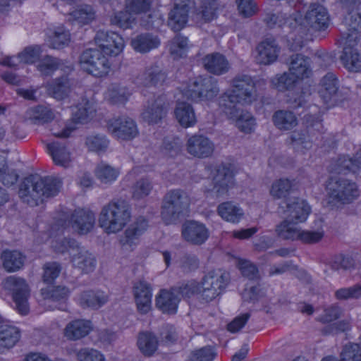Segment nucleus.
Returning <instances> with one entry per match:
<instances>
[{"instance_id": "obj_22", "label": "nucleus", "mask_w": 361, "mask_h": 361, "mask_svg": "<svg viewBox=\"0 0 361 361\" xmlns=\"http://www.w3.org/2000/svg\"><path fill=\"white\" fill-rule=\"evenodd\" d=\"M70 250V260L73 267L84 273L94 271L96 267V259L86 248L79 244L78 246L73 247Z\"/></svg>"}, {"instance_id": "obj_53", "label": "nucleus", "mask_w": 361, "mask_h": 361, "mask_svg": "<svg viewBox=\"0 0 361 361\" xmlns=\"http://www.w3.org/2000/svg\"><path fill=\"white\" fill-rule=\"evenodd\" d=\"M108 94L111 103L120 104L125 103L128 99L130 92L126 87L114 84L109 88Z\"/></svg>"}, {"instance_id": "obj_36", "label": "nucleus", "mask_w": 361, "mask_h": 361, "mask_svg": "<svg viewBox=\"0 0 361 361\" xmlns=\"http://www.w3.org/2000/svg\"><path fill=\"white\" fill-rule=\"evenodd\" d=\"M107 300V295L101 290H86L82 292L78 298V301L82 307L94 309L100 307Z\"/></svg>"}, {"instance_id": "obj_14", "label": "nucleus", "mask_w": 361, "mask_h": 361, "mask_svg": "<svg viewBox=\"0 0 361 361\" xmlns=\"http://www.w3.org/2000/svg\"><path fill=\"white\" fill-rule=\"evenodd\" d=\"M279 207V212L294 223L305 221L311 212V207L304 200L293 198Z\"/></svg>"}, {"instance_id": "obj_29", "label": "nucleus", "mask_w": 361, "mask_h": 361, "mask_svg": "<svg viewBox=\"0 0 361 361\" xmlns=\"http://www.w3.org/2000/svg\"><path fill=\"white\" fill-rule=\"evenodd\" d=\"M166 79V75L158 66H151L136 78L138 85L145 87H158L163 85Z\"/></svg>"}, {"instance_id": "obj_31", "label": "nucleus", "mask_w": 361, "mask_h": 361, "mask_svg": "<svg viewBox=\"0 0 361 361\" xmlns=\"http://www.w3.org/2000/svg\"><path fill=\"white\" fill-rule=\"evenodd\" d=\"M288 71L298 80L308 78L311 74L310 61L308 57L300 54H295L289 59Z\"/></svg>"}, {"instance_id": "obj_55", "label": "nucleus", "mask_w": 361, "mask_h": 361, "mask_svg": "<svg viewBox=\"0 0 361 361\" xmlns=\"http://www.w3.org/2000/svg\"><path fill=\"white\" fill-rule=\"evenodd\" d=\"M94 173L98 179L114 180L118 178L120 171L118 169L114 168L107 164L101 162L96 166Z\"/></svg>"}, {"instance_id": "obj_49", "label": "nucleus", "mask_w": 361, "mask_h": 361, "mask_svg": "<svg viewBox=\"0 0 361 361\" xmlns=\"http://www.w3.org/2000/svg\"><path fill=\"white\" fill-rule=\"evenodd\" d=\"M206 169L207 172L212 173L211 178L213 180H229L235 173L234 166L231 164H221L216 167L208 166Z\"/></svg>"}, {"instance_id": "obj_9", "label": "nucleus", "mask_w": 361, "mask_h": 361, "mask_svg": "<svg viewBox=\"0 0 361 361\" xmlns=\"http://www.w3.org/2000/svg\"><path fill=\"white\" fill-rule=\"evenodd\" d=\"M226 286L225 273L221 269L209 271L200 283V296L202 300L209 302L222 293Z\"/></svg>"}, {"instance_id": "obj_34", "label": "nucleus", "mask_w": 361, "mask_h": 361, "mask_svg": "<svg viewBox=\"0 0 361 361\" xmlns=\"http://www.w3.org/2000/svg\"><path fill=\"white\" fill-rule=\"evenodd\" d=\"M48 94L57 100L67 97L71 91V83L67 76L57 78L47 85Z\"/></svg>"}, {"instance_id": "obj_4", "label": "nucleus", "mask_w": 361, "mask_h": 361, "mask_svg": "<svg viewBox=\"0 0 361 361\" xmlns=\"http://www.w3.org/2000/svg\"><path fill=\"white\" fill-rule=\"evenodd\" d=\"M219 93L218 81L212 76L198 77L191 80L183 95L193 102L212 100Z\"/></svg>"}, {"instance_id": "obj_32", "label": "nucleus", "mask_w": 361, "mask_h": 361, "mask_svg": "<svg viewBox=\"0 0 361 361\" xmlns=\"http://www.w3.org/2000/svg\"><path fill=\"white\" fill-rule=\"evenodd\" d=\"M189 6L186 4H176L169 13L168 25L174 32L180 31L188 20Z\"/></svg>"}, {"instance_id": "obj_33", "label": "nucleus", "mask_w": 361, "mask_h": 361, "mask_svg": "<svg viewBox=\"0 0 361 361\" xmlns=\"http://www.w3.org/2000/svg\"><path fill=\"white\" fill-rule=\"evenodd\" d=\"M221 218L231 224H238L244 217L243 209L233 202H225L217 207Z\"/></svg>"}, {"instance_id": "obj_52", "label": "nucleus", "mask_w": 361, "mask_h": 361, "mask_svg": "<svg viewBox=\"0 0 361 361\" xmlns=\"http://www.w3.org/2000/svg\"><path fill=\"white\" fill-rule=\"evenodd\" d=\"M109 140L103 135H92L86 138L85 144L88 149L97 153L106 152L109 147Z\"/></svg>"}, {"instance_id": "obj_30", "label": "nucleus", "mask_w": 361, "mask_h": 361, "mask_svg": "<svg viewBox=\"0 0 361 361\" xmlns=\"http://www.w3.org/2000/svg\"><path fill=\"white\" fill-rule=\"evenodd\" d=\"M92 329V324L90 320L75 319L66 326L63 335L69 341H78L87 336Z\"/></svg>"}, {"instance_id": "obj_59", "label": "nucleus", "mask_w": 361, "mask_h": 361, "mask_svg": "<svg viewBox=\"0 0 361 361\" xmlns=\"http://www.w3.org/2000/svg\"><path fill=\"white\" fill-rule=\"evenodd\" d=\"M188 38L177 35L169 44V51L174 57H182L188 48Z\"/></svg>"}, {"instance_id": "obj_60", "label": "nucleus", "mask_w": 361, "mask_h": 361, "mask_svg": "<svg viewBox=\"0 0 361 361\" xmlns=\"http://www.w3.org/2000/svg\"><path fill=\"white\" fill-rule=\"evenodd\" d=\"M324 236V231L322 228L314 231L300 229L298 240L304 243L314 244L321 241Z\"/></svg>"}, {"instance_id": "obj_41", "label": "nucleus", "mask_w": 361, "mask_h": 361, "mask_svg": "<svg viewBox=\"0 0 361 361\" xmlns=\"http://www.w3.org/2000/svg\"><path fill=\"white\" fill-rule=\"evenodd\" d=\"M137 345L145 356L150 357L158 349V339L150 332H142L137 337Z\"/></svg>"}, {"instance_id": "obj_7", "label": "nucleus", "mask_w": 361, "mask_h": 361, "mask_svg": "<svg viewBox=\"0 0 361 361\" xmlns=\"http://www.w3.org/2000/svg\"><path fill=\"white\" fill-rule=\"evenodd\" d=\"M4 287L11 295L16 311L21 315H26L30 312V288L24 279L11 276L4 281Z\"/></svg>"}, {"instance_id": "obj_47", "label": "nucleus", "mask_w": 361, "mask_h": 361, "mask_svg": "<svg viewBox=\"0 0 361 361\" xmlns=\"http://www.w3.org/2000/svg\"><path fill=\"white\" fill-rule=\"evenodd\" d=\"M298 80V78L288 71V72L276 75L271 78V83L277 90L284 92L291 90Z\"/></svg>"}, {"instance_id": "obj_37", "label": "nucleus", "mask_w": 361, "mask_h": 361, "mask_svg": "<svg viewBox=\"0 0 361 361\" xmlns=\"http://www.w3.org/2000/svg\"><path fill=\"white\" fill-rule=\"evenodd\" d=\"M95 112L94 104L87 99H82L73 110V121L75 123H87L94 117Z\"/></svg>"}, {"instance_id": "obj_6", "label": "nucleus", "mask_w": 361, "mask_h": 361, "mask_svg": "<svg viewBox=\"0 0 361 361\" xmlns=\"http://www.w3.org/2000/svg\"><path fill=\"white\" fill-rule=\"evenodd\" d=\"M95 214L89 209H75L71 215L66 212H62L56 217L61 226L66 228L71 226L75 231L80 234H86L90 232L95 224Z\"/></svg>"}, {"instance_id": "obj_1", "label": "nucleus", "mask_w": 361, "mask_h": 361, "mask_svg": "<svg viewBox=\"0 0 361 361\" xmlns=\"http://www.w3.org/2000/svg\"><path fill=\"white\" fill-rule=\"evenodd\" d=\"M231 90L220 98L219 105L225 114L234 116L238 112L236 106L251 104L257 100V90L255 80L247 74L236 75L231 82Z\"/></svg>"}, {"instance_id": "obj_27", "label": "nucleus", "mask_w": 361, "mask_h": 361, "mask_svg": "<svg viewBox=\"0 0 361 361\" xmlns=\"http://www.w3.org/2000/svg\"><path fill=\"white\" fill-rule=\"evenodd\" d=\"M176 289H162L156 295L157 307L165 314H175L177 312L180 298L176 293Z\"/></svg>"}, {"instance_id": "obj_38", "label": "nucleus", "mask_w": 361, "mask_h": 361, "mask_svg": "<svg viewBox=\"0 0 361 361\" xmlns=\"http://www.w3.org/2000/svg\"><path fill=\"white\" fill-rule=\"evenodd\" d=\"M359 163H361V149L356 153L354 159L345 155L340 157L335 166V173L338 174H347L350 172L355 173L360 169Z\"/></svg>"}, {"instance_id": "obj_16", "label": "nucleus", "mask_w": 361, "mask_h": 361, "mask_svg": "<svg viewBox=\"0 0 361 361\" xmlns=\"http://www.w3.org/2000/svg\"><path fill=\"white\" fill-rule=\"evenodd\" d=\"M264 21L269 27L276 26L284 29L288 32L295 31L298 34H301V37L304 35H307L304 26L299 24L295 16L279 12L276 13H268L264 18Z\"/></svg>"}, {"instance_id": "obj_13", "label": "nucleus", "mask_w": 361, "mask_h": 361, "mask_svg": "<svg viewBox=\"0 0 361 361\" xmlns=\"http://www.w3.org/2000/svg\"><path fill=\"white\" fill-rule=\"evenodd\" d=\"M304 23L309 32L326 30L329 25V16L326 9L320 4H311L305 14Z\"/></svg>"}, {"instance_id": "obj_26", "label": "nucleus", "mask_w": 361, "mask_h": 361, "mask_svg": "<svg viewBox=\"0 0 361 361\" xmlns=\"http://www.w3.org/2000/svg\"><path fill=\"white\" fill-rule=\"evenodd\" d=\"M338 86V80L332 73H328L320 81L319 95L324 103L329 106L336 102Z\"/></svg>"}, {"instance_id": "obj_3", "label": "nucleus", "mask_w": 361, "mask_h": 361, "mask_svg": "<svg viewBox=\"0 0 361 361\" xmlns=\"http://www.w3.org/2000/svg\"><path fill=\"white\" fill-rule=\"evenodd\" d=\"M61 188V182H23L19 189V197L24 202L33 207L37 205L42 197L55 196Z\"/></svg>"}, {"instance_id": "obj_25", "label": "nucleus", "mask_w": 361, "mask_h": 361, "mask_svg": "<svg viewBox=\"0 0 361 361\" xmlns=\"http://www.w3.org/2000/svg\"><path fill=\"white\" fill-rule=\"evenodd\" d=\"M204 68L211 74L221 75L228 72L231 66L226 57L219 53L213 52L202 59Z\"/></svg>"}, {"instance_id": "obj_56", "label": "nucleus", "mask_w": 361, "mask_h": 361, "mask_svg": "<svg viewBox=\"0 0 361 361\" xmlns=\"http://www.w3.org/2000/svg\"><path fill=\"white\" fill-rule=\"evenodd\" d=\"M339 361H361V348L357 343L346 344L341 354Z\"/></svg>"}, {"instance_id": "obj_54", "label": "nucleus", "mask_w": 361, "mask_h": 361, "mask_svg": "<svg viewBox=\"0 0 361 361\" xmlns=\"http://www.w3.org/2000/svg\"><path fill=\"white\" fill-rule=\"evenodd\" d=\"M334 296L338 300L360 299L361 298V284L357 283L352 286L338 288L335 291Z\"/></svg>"}, {"instance_id": "obj_42", "label": "nucleus", "mask_w": 361, "mask_h": 361, "mask_svg": "<svg viewBox=\"0 0 361 361\" xmlns=\"http://www.w3.org/2000/svg\"><path fill=\"white\" fill-rule=\"evenodd\" d=\"M159 44V38L149 33L137 35L131 41L133 49L140 53L148 52L151 49L158 47Z\"/></svg>"}, {"instance_id": "obj_28", "label": "nucleus", "mask_w": 361, "mask_h": 361, "mask_svg": "<svg viewBox=\"0 0 361 361\" xmlns=\"http://www.w3.org/2000/svg\"><path fill=\"white\" fill-rule=\"evenodd\" d=\"M257 51L258 63L269 65L276 61L280 47L275 39L267 38L258 44Z\"/></svg>"}, {"instance_id": "obj_46", "label": "nucleus", "mask_w": 361, "mask_h": 361, "mask_svg": "<svg viewBox=\"0 0 361 361\" xmlns=\"http://www.w3.org/2000/svg\"><path fill=\"white\" fill-rule=\"evenodd\" d=\"M4 268L8 272L19 270L23 265L25 257L18 251H5L2 254Z\"/></svg>"}, {"instance_id": "obj_19", "label": "nucleus", "mask_w": 361, "mask_h": 361, "mask_svg": "<svg viewBox=\"0 0 361 361\" xmlns=\"http://www.w3.org/2000/svg\"><path fill=\"white\" fill-rule=\"evenodd\" d=\"M65 228L61 226L60 223L56 220L55 223L51 226L49 233V236L47 240L54 251L57 253H68L71 257V249L73 247L78 246V243L74 240L66 239L61 236Z\"/></svg>"}, {"instance_id": "obj_63", "label": "nucleus", "mask_w": 361, "mask_h": 361, "mask_svg": "<svg viewBox=\"0 0 361 361\" xmlns=\"http://www.w3.org/2000/svg\"><path fill=\"white\" fill-rule=\"evenodd\" d=\"M69 39V32L63 27H58L49 37L50 47L53 49H60L67 44Z\"/></svg>"}, {"instance_id": "obj_8", "label": "nucleus", "mask_w": 361, "mask_h": 361, "mask_svg": "<svg viewBox=\"0 0 361 361\" xmlns=\"http://www.w3.org/2000/svg\"><path fill=\"white\" fill-rule=\"evenodd\" d=\"M82 69L96 77H102L109 72L110 63L107 58L96 49L84 51L80 57Z\"/></svg>"}, {"instance_id": "obj_17", "label": "nucleus", "mask_w": 361, "mask_h": 361, "mask_svg": "<svg viewBox=\"0 0 361 361\" xmlns=\"http://www.w3.org/2000/svg\"><path fill=\"white\" fill-rule=\"evenodd\" d=\"M169 103L164 95L148 101L141 114L142 118L149 124L158 123L166 114Z\"/></svg>"}, {"instance_id": "obj_2", "label": "nucleus", "mask_w": 361, "mask_h": 361, "mask_svg": "<svg viewBox=\"0 0 361 361\" xmlns=\"http://www.w3.org/2000/svg\"><path fill=\"white\" fill-rule=\"evenodd\" d=\"M131 218L129 204L121 200L111 202L102 207L99 225L108 234L122 231Z\"/></svg>"}, {"instance_id": "obj_18", "label": "nucleus", "mask_w": 361, "mask_h": 361, "mask_svg": "<svg viewBox=\"0 0 361 361\" xmlns=\"http://www.w3.org/2000/svg\"><path fill=\"white\" fill-rule=\"evenodd\" d=\"M108 130L118 139L130 140L137 134L136 125L128 117H119L112 119L108 124Z\"/></svg>"}, {"instance_id": "obj_50", "label": "nucleus", "mask_w": 361, "mask_h": 361, "mask_svg": "<svg viewBox=\"0 0 361 361\" xmlns=\"http://www.w3.org/2000/svg\"><path fill=\"white\" fill-rule=\"evenodd\" d=\"M63 67L61 60L48 55L42 59L37 65L38 71L43 75H50L57 69H63Z\"/></svg>"}, {"instance_id": "obj_21", "label": "nucleus", "mask_w": 361, "mask_h": 361, "mask_svg": "<svg viewBox=\"0 0 361 361\" xmlns=\"http://www.w3.org/2000/svg\"><path fill=\"white\" fill-rule=\"evenodd\" d=\"M187 152L197 158H207L214 151V143L207 137L202 135H194L191 136L186 143Z\"/></svg>"}, {"instance_id": "obj_39", "label": "nucleus", "mask_w": 361, "mask_h": 361, "mask_svg": "<svg viewBox=\"0 0 361 361\" xmlns=\"http://www.w3.org/2000/svg\"><path fill=\"white\" fill-rule=\"evenodd\" d=\"M175 115L178 123L184 128L192 127L197 123L194 109L188 103H178L175 109Z\"/></svg>"}, {"instance_id": "obj_44", "label": "nucleus", "mask_w": 361, "mask_h": 361, "mask_svg": "<svg viewBox=\"0 0 361 361\" xmlns=\"http://www.w3.org/2000/svg\"><path fill=\"white\" fill-rule=\"evenodd\" d=\"M47 149L56 164L66 167L71 161L70 153L66 150L65 143H49Z\"/></svg>"}, {"instance_id": "obj_35", "label": "nucleus", "mask_w": 361, "mask_h": 361, "mask_svg": "<svg viewBox=\"0 0 361 361\" xmlns=\"http://www.w3.org/2000/svg\"><path fill=\"white\" fill-rule=\"evenodd\" d=\"M272 121L280 130H290L298 124V119L295 113L286 109L276 111L272 116Z\"/></svg>"}, {"instance_id": "obj_23", "label": "nucleus", "mask_w": 361, "mask_h": 361, "mask_svg": "<svg viewBox=\"0 0 361 361\" xmlns=\"http://www.w3.org/2000/svg\"><path fill=\"white\" fill-rule=\"evenodd\" d=\"M182 235L193 245H202L209 238V231L202 223L190 221L183 225Z\"/></svg>"}, {"instance_id": "obj_45", "label": "nucleus", "mask_w": 361, "mask_h": 361, "mask_svg": "<svg viewBox=\"0 0 361 361\" xmlns=\"http://www.w3.org/2000/svg\"><path fill=\"white\" fill-rule=\"evenodd\" d=\"M343 23L348 32H342L339 39H341L343 35L346 37L348 34H355L357 40V32L361 29V12L354 9L350 11L345 16Z\"/></svg>"}, {"instance_id": "obj_51", "label": "nucleus", "mask_w": 361, "mask_h": 361, "mask_svg": "<svg viewBox=\"0 0 361 361\" xmlns=\"http://www.w3.org/2000/svg\"><path fill=\"white\" fill-rule=\"evenodd\" d=\"M295 188L291 182H273L270 195L274 199H283L294 193Z\"/></svg>"}, {"instance_id": "obj_58", "label": "nucleus", "mask_w": 361, "mask_h": 361, "mask_svg": "<svg viewBox=\"0 0 361 361\" xmlns=\"http://www.w3.org/2000/svg\"><path fill=\"white\" fill-rule=\"evenodd\" d=\"M32 117L41 123H49L54 119V111L47 106L39 105L32 109Z\"/></svg>"}, {"instance_id": "obj_12", "label": "nucleus", "mask_w": 361, "mask_h": 361, "mask_svg": "<svg viewBox=\"0 0 361 361\" xmlns=\"http://www.w3.org/2000/svg\"><path fill=\"white\" fill-rule=\"evenodd\" d=\"M94 41L104 55L116 56L124 47L123 39L114 32L99 30L94 37Z\"/></svg>"}, {"instance_id": "obj_11", "label": "nucleus", "mask_w": 361, "mask_h": 361, "mask_svg": "<svg viewBox=\"0 0 361 361\" xmlns=\"http://www.w3.org/2000/svg\"><path fill=\"white\" fill-rule=\"evenodd\" d=\"M338 42L343 45V51L340 58L345 68L350 71L361 72V55L356 47L357 36L355 34H348L346 37L343 35Z\"/></svg>"}, {"instance_id": "obj_48", "label": "nucleus", "mask_w": 361, "mask_h": 361, "mask_svg": "<svg viewBox=\"0 0 361 361\" xmlns=\"http://www.w3.org/2000/svg\"><path fill=\"white\" fill-rule=\"evenodd\" d=\"M298 223H294L289 219H285L276 227L277 235L287 240H298L300 228L297 226Z\"/></svg>"}, {"instance_id": "obj_5", "label": "nucleus", "mask_w": 361, "mask_h": 361, "mask_svg": "<svg viewBox=\"0 0 361 361\" xmlns=\"http://www.w3.org/2000/svg\"><path fill=\"white\" fill-rule=\"evenodd\" d=\"M188 206V198L183 191L174 190L167 192L163 200L161 212L164 224H175Z\"/></svg>"}, {"instance_id": "obj_24", "label": "nucleus", "mask_w": 361, "mask_h": 361, "mask_svg": "<svg viewBox=\"0 0 361 361\" xmlns=\"http://www.w3.org/2000/svg\"><path fill=\"white\" fill-rule=\"evenodd\" d=\"M219 0H203L199 8L192 13V20L199 27L216 18Z\"/></svg>"}, {"instance_id": "obj_62", "label": "nucleus", "mask_w": 361, "mask_h": 361, "mask_svg": "<svg viewBox=\"0 0 361 361\" xmlns=\"http://www.w3.org/2000/svg\"><path fill=\"white\" fill-rule=\"evenodd\" d=\"M216 355L214 348L210 346H206L195 349L190 353V361H212Z\"/></svg>"}, {"instance_id": "obj_15", "label": "nucleus", "mask_w": 361, "mask_h": 361, "mask_svg": "<svg viewBox=\"0 0 361 361\" xmlns=\"http://www.w3.org/2000/svg\"><path fill=\"white\" fill-rule=\"evenodd\" d=\"M148 228L149 222L145 217L136 218L121 238L120 242L123 248L126 250H134L139 244L140 237L147 231Z\"/></svg>"}, {"instance_id": "obj_10", "label": "nucleus", "mask_w": 361, "mask_h": 361, "mask_svg": "<svg viewBox=\"0 0 361 361\" xmlns=\"http://www.w3.org/2000/svg\"><path fill=\"white\" fill-rule=\"evenodd\" d=\"M327 203H348L355 200L359 192L355 182H329L326 185Z\"/></svg>"}, {"instance_id": "obj_40", "label": "nucleus", "mask_w": 361, "mask_h": 361, "mask_svg": "<svg viewBox=\"0 0 361 361\" xmlns=\"http://www.w3.org/2000/svg\"><path fill=\"white\" fill-rule=\"evenodd\" d=\"M20 338V331L14 326L3 324L0 326V352L12 348Z\"/></svg>"}, {"instance_id": "obj_64", "label": "nucleus", "mask_w": 361, "mask_h": 361, "mask_svg": "<svg viewBox=\"0 0 361 361\" xmlns=\"http://www.w3.org/2000/svg\"><path fill=\"white\" fill-rule=\"evenodd\" d=\"M78 361H106L104 355L99 350L83 348L77 352Z\"/></svg>"}, {"instance_id": "obj_57", "label": "nucleus", "mask_w": 361, "mask_h": 361, "mask_svg": "<svg viewBox=\"0 0 361 361\" xmlns=\"http://www.w3.org/2000/svg\"><path fill=\"white\" fill-rule=\"evenodd\" d=\"M71 15L78 23L88 24L94 18V11L92 6L84 5L73 11Z\"/></svg>"}, {"instance_id": "obj_20", "label": "nucleus", "mask_w": 361, "mask_h": 361, "mask_svg": "<svg viewBox=\"0 0 361 361\" xmlns=\"http://www.w3.org/2000/svg\"><path fill=\"white\" fill-rule=\"evenodd\" d=\"M133 297L140 314H147L152 309V288L149 283L140 281L133 286Z\"/></svg>"}, {"instance_id": "obj_61", "label": "nucleus", "mask_w": 361, "mask_h": 361, "mask_svg": "<svg viewBox=\"0 0 361 361\" xmlns=\"http://www.w3.org/2000/svg\"><path fill=\"white\" fill-rule=\"evenodd\" d=\"M151 0H126V9L133 14L145 13L150 10Z\"/></svg>"}, {"instance_id": "obj_43", "label": "nucleus", "mask_w": 361, "mask_h": 361, "mask_svg": "<svg viewBox=\"0 0 361 361\" xmlns=\"http://www.w3.org/2000/svg\"><path fill=\"white\" fill-rule=\"evenodd\" d=\"M238 110L234 116L231 114H225L227 116L236 121V126L239 130L245 133H251L255 126V120L253 116L247 111L242 109L241 106H236Z\"/></svg>"}]
</instances>
